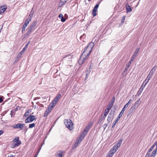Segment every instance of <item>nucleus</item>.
<instances>
[{
  "label": "nucleus",
  "mask_w": 157,
  "mask_h": 157,
  "mask_svg": "<svg viewBox=\"0 0 157 157\" xmlns=\"http://www.w3.org/2000/svg\"><path fill=\"white\" fill-rule=\"evenodd\" d=\"M94 44L93 42L90 43L85 50L82 53L86 56H90V53L92 51L93 47L94 46Z\"/></svg>",
  "instance_id": "1"
},
{
  "label": "nucleus",
  "mask_w": 157,
  "mask_h": 157,
  "mask_svg": "<svg viewBox=\"0 0 157 157\" xmlns=\"http://www.w3.org/2000/svg\"><path fill=\"white\" fill-rule=\"evenodd\" d=\"M89 56H86L84 54V53H82L81 56L80 57L78 62L79 64L82 65L83 63H86L88 61V58Z\"/></svg>",
  "instance_id": "2"
},
{
  "label": "nucleus",
  "mask_w": 157,
  "mask_h": 157,
  "mask_svg": "<svg viewBox=\"0 0 157 157\" xmlns=\"http://www.w3.org/2000/svg\"><path fill=\"white\" fill-rule=\"evenodd\" d=\"M122 141V140L121 139L119 140L118 142L115 145L113 148H111L109 151L111 153H113V154L114 153H115L119 148L120 147Z\"/></svg>",
  "instance_id": "3"
},
{
  "label": "nucleus",
  "mask_w": 157,
  "mask_h": 157,
  "mask_svg": "<svg viewBox=\"0 0 157 157\" xmlns=\"http://www.w3.org/2000/svg\"><path fill=\"white\" fill-rule=\"evenodd\" d=\"M64 123L66 126L70 130L73 128V124L70 119L65 120Z\"/></svg>",
  "instance_id": "4"
},
{
  "label": "nucleus",
  "mask_w": 157,
  "mask_h": 157,
  "mask_svg": "<svg viewBox=\"0 0 157 157\" xmlns=\"http://www.w3.org/2000/svg\"><path fill=\"white\" fill-rule=\"evenodd\" d=\"M72 56L71 54H68L63 56L62 60L65 62H70L71 61Z\"/></svg>",
  "instance_id": "5"
},
{
  "label": "nucleus",
  "mask_w": 157,
  "mask_h": 157,
  "mask_svg": "<svg viewBox=\"0 0 157 157\" xmlns=\"http://www.w3.org/2000/svg\"><path fill=\"white\" fill-rule=\"evenodd\" d=\"M35 117L34 116L30 115L28 116L25 119V122L26 123L32 122L35 120Z\"/></svg>",
  "instance_id": "6"
},
{
  "label": "nucleus",
  "mask_w": 157,
  "mask_h": 157,
  "mask_svg": "<svg viewBox=\"0 0 157 157\" xmlns=\"http://www.w3.org/2000/svg\"><path fill=\"white\" fill-rule=\"evenodd\" d=\"M157 68L156 66H155L153 67L152 69L150 71V72L149 74L148 75V76H147V78H148L149 80H150V78H151V77L153 75V74L154 73V72L155 71V70Z\"/></svg>",
  "instance_id": "7"
},
{
  "label": "nucleus",
  "mask_w": 157,
  "mask_h": 157,
  "mask_svg": "<svg viewBox=\"0 0 157 157\" xmlns=\"http://www.w3.org/2000/svg\"><path fill=\"white\" fill-rule=\"evenodd\" d=\"M25 125L24 124H21L19 123L16 124L13 126L14 128L15 129H19L20 128L21 129H22Z\"/></svg>",
  "instance_id": "8"
},
{
  "label": "nucleus",
  "mask_w": 157,
  "mask_h": 157,
  "mask_svg": "<svg viewBox=\"0 0 157 157\" xmlns=\"http://www.w3.org/2000/svg\"><path fill=\"white\" fill-rule=\"evenodd\" d=\"M61 97V95L60 94H58L56 97L54 98V100L51 103H52L53 104L55 105L57 102L59 101V99Z\"/></svg>",
  "instance_id": "9"
},
{
  "label": "nucleus",
  "mask_w": 157,
  "mask_h": 157,
  "mask_svg": "<svg viewBox=\"0 0 157 157\" xmlns=\"http://www.w3.org/2000/svg\"><path fill=\"white\" fill-rule=\"evenodd\" d=\"M93 125V123L92 122H90L88 124L86 127L84 128L83 132L86 133H87L88 132L90 129V127L92 126Z\"/></svg>",
  "instance_id": "10"
},
{
  "label": "nucleus",
  "mask_w": 157,
  "mask_h": 157,
  "mask_svg": "<svg viewBox=\"0 0 157 157\" xmlns=\"http://www.w3.org/2000/svg\"><path fill=\"white\" fill-rule=\"evenodd\" d=\"M115 100V98L114 97H113L111 100L109 104V105L107 107V109L110 110L113 105Z\"/></svg>",
  "instance_id": "11"
},
{
  "label": "nucleus",
  "mask_w": 157,
  "mask_h": 157,
  "mask_svg": "<svg viewBox=\"0 0 157 157\" xmlns=\"http://www.w3.org/2000/svg\"><path fill=\"white\" fill-rule=\"evenodd\" d=\"M34 29L32 28V27H31L30 26H29L27 29V30H28V32L26 34H25L24 35L25 36V37L26 36H27L28 35H29L33 31Z\"/></svg>",
  "instance_id": "12"
},
{
  "label": "nucleus",
  "mask_w": 157,
  "mask_h": 157,
  "mask_svg": "<svg viewBox=\"0 0 157 157\" xmlns=\"http://www.w3.org/2000/svg\"><path fill=\"white\" fill-rule=\"evenodd\" d=\"M148 78H148L146 79L144 82L141 85L140 88L143 89H144V88L145 87L146 85L149 82V80L148 79Z\"/></svg>",
  "instance_id": "13"
},
{
  "label": "nucleus",
  "mask_w": 157,
  "mask_h": 157,
  "mask_svg": "<svg viewBox=\"0 0 157 157\" xmlns=\"http://www.w3.org/2000/svg\"><path fill=\"white\" fill-rule=\"evenodd\" d=\"M63 151H59L56 153V157H62Z\"/></svg>",
  "instance_id": "14"
},
{
  "label": "nucleus",
  "mask_w": 157,
  "mask_h": 157,
  "mask_svg": "<svg viewBox=\"0 0 157 157\" xmlns=\"http://www.w3.org/2000/svg\"><path fill=\"white\" fill-rule=\"evenodd\" d=\"M113 118V116L111 114V113H109L107 118V121L109 123L112 121Z\"/></svg>",
  "instance_id": "15"
},
{
  "label": "nucleus",
  "mask_w": 157,
  "mask_h": 157,
  "mask_svg": "<svg viewBox=\"0 0 157 157\" xmlns=\"http://www.w3.org/2000/svg\"><path fill=\"white\" fill-rule=\"evenodd\" d=\"M157 149H155L152 152L150 157H155L157 154Z\"/></svg>",
  "instance_id": "16"
},
{
  "label": "nucleus",
  "mask_w": 157,
  "mask_h": 157,
  "mask_svg": "<svg viewBox=\"0 0 157 157\" xmlns=\"http://www.w3.org/2000/svg\"><path fill=\"white\" fill-rule=\"evenodd\" d=\"M55 105L51 103L48 106V109H47L49 112H51L53 109V108Z\"/></svg>",
  "instance_id": "17"
},
{
  "label": "nucleus",
  "mask_w": 157,
  "mask_h": 157,
  "mask_svg": "<svg viewBox=\"0 0 157 157\" xmlns=\"http://www.w3.org/2000/svg\"><path fill=\"white\" fill-rule=\"evenodd\" d=\"M126 11L127 13L130 12L132 11V9L130 6L128 4H126Z\"/></svg>",
  "instance_id": "18"
},
{
  "label": "nucleus",
  "mask_w": 157,
  "mask_h": 157,
  "mask_svg": "<svg viewBox=\"0 0 157 157\" xmlns=\"http://www.w3.org/2000/svg\"><path fill=\"white\" fill-rule=\"evenodd\" d=\"M97 8H96L94 7L92 12V15L93 17H95L96 15V12L97 11Z\"/></svg>",
  "instance_id": "19"
},
{
  "label": "nucleus",
  "mask_w": 157,
  "mask_h": 157,
  "mask_svg": "<svg viewBox=\"0 0 157 157\" xmlns=\"http://www.w3.org/2000/svg\"><path fill=\"white\" fill-rule=\"evenodd\" d=\"M67 1V0H61L60 2L59 3V6H62Z\"/></svg>",
  "instance_id": "20"
},
{
  "label": "nucleus",
  "mask_w": 157,
  "mask_h": 157,
  "mask_svg": "<svg viewBox=\"0 0 157 157\" xmlns=\"http://www.w3.org/2000/svg\"><path fill=\"white\" fill-rule=\"evenodd\" d=\"M140 102V98H139L138 100L135 102L134 104V106H139Z\"/></svg>",
  "instance_id": "21"
},
{
  "label": "nucleus",
  "mask_w": 157,
  "mask_h": 157,
  "mask_svg": "<svg viewBox=\"0 0 157 157\" xmlns=\"http://www.w3.org/2000/svg\"><path fill=\"white\" fill-rule=\"evenodd\" d=\"M156 145V144L155 143H154L153 145L150 148L149 150L148 151H147V153L150 154V152H151V151H152V150L154 149V147Z\"/></svg>",
  "instance_id": "22"
},
{
  "label": "nucleus",
  "mask_w": 157,
  "mask_h": 157,
  "mask_svg": "<svg viewBox=\"0 0 157 157\" xmlns=\"http://www.w3.org/2000/svg\"><path fill=\"white\" fill-rule=\"evenodd\" d=\"M86 134H87L86 133H85L83 131L82 133L81 134L79 137L81 138V140H83Z\"/></svg>",
  "instance_id": "23"
},
{
  "label": "nucleus",
  "mask_w": 157,
  "mask_h": 157,
  "mask_svg": "<svg viewBox=\"0 0 157 157\" xmlns=\"http://www.w3.org/2000/svg\"><path fill=\"white\" fill-rule=\"evenodd\" d=\"M109 110H110L108 109H106L105 110L104 114L103 116L104 117V118H105L106 117L107 115L109 112Z\"/></svg>",
  "instance_id": "24"
},
{
  "label": "nucleus",
  "mask_w": 157,
  "mask_h": 157,
  "mask_svg": "<svg viewBox=\"0 0 157 157\" xmlns=\"http://www.w3.org/2000/svg\"><path fill=\"white\" fill-rule=\"evenodd\" d=\"M31 20V19H30V18L28 17L25 20L24 24L25 25H28L29 24V23Z\"/></svg>",
  "instance_id": "25"
},
{
  "label": "nucleus",
  "mask_w": 157,
  "mask_h": 157,
  "mask_svg": "<svg viewBox=\"0 0 157 157\" xmlns=\"http://www.w3.org/2000/svg\"><path fill=\"white\" fill-rule=\"evenodd\" d=\"M16 142V143H15L13 147H16L18 146L20 144H21V142L20 140H19V141H18L17 142Z\"/></svg>",
  "instance_id": "26"
},
{
  "label": "nucleus",
  "mask_w": 157,
  "mask_h": 157,
  "mask_svg": "<svg viewBox=\"0 0 157 157\" xmlns=\"http://www.w3.org/2000/svg\"><path fill=\"white\" fill-rule=\"evenodd\" d=\"M36 25V21H34L31 25L29 26H30L31 27H32V28H33L34 29L35 27V26Z\"/></svg>",
  "instance_id": "27"
},
{
  "label": "nucleus",
  "mask_w": 157,
  "mask_h": 157,
  "mask_svg": "<svg viewBox=\"0 0 157 157\" xmlns=\"http://www.w3.org/2000/svg\"><path fill=\"white\" fill-rule=\"evenodd\" d=\"M139 48H137L136 49L135 51L133 54V55H134V56H136L137 55V54L139 52Z\"/></svg>",
  "instance_id": "28"
},
{
  "label": "nucleus",
  "mask_w": 157,
  "mask_h": 157,
  "mask_svg": "<svg viewBox=\"0 0 157 157\" xmlns=\"http://www.w3.org/2000/svg\"><path fill=\"white\" fill-rule=\"evenodd\" d=\"M0 9L2 11V12H4L6 9V7L3 6L0 7Z\"/></svg>",
  "instance_id": "29"
},
{
  "label": "nucleus",
  "mask_w": 157,
  "mask_h": 157,
  "mask_svg": "<svg viewBox=\"0 0 157 157\" xmlns=\"http://www.w3.org/2000/svg\"><path fill=\"white\" fill-rule=\"evenodd\" d=\"M105 118L104 117H103L102 116L100 117V119L98 120V123L99 124L101 123L102 121L105 120Z\"/></svg>",
  "instance_id": "30"
},
{
  "label": "nucleus",
  "mask_w": 157,
  "mask_h": 157,
  "mask_svg": "<svg viewBox=\"0 0 157 157\" xmlns=\"http://www.w3.org/2000/svg\"><path fill=\"white\" fill-rule=\"evenodd\" d=\"M119 119H118L117 117V119H116V120L113 122V124L112 126V128H113L115 127V126L116 124L117 123V122L118 121V120Z\"/></svg>",
  "instance_id": "31"
},
{
  "label": "nucleus",
  "mask_w": 157,
  "mask_h": 157,
  "mask_svg": "<svg viewBox=\"0 0 157 157\" xmlns=\"http://www.w3.org/2000/svg\"><path fill=\"white\" fill-rule=\"evenodd\" d=\"M143 89L140 87V88L139 89V90L137 92V94L138 95H140L143 91Z\"/></svg>",
  "instance_id": "32"
},
{
  "label": "nucleus",
  "mask_w": 157,
  "mask_h": 157,
  "mask_svg": "<svg viewBox=\"0 0 157 157\" xmlns=\"http://www.w3.org/2000/svg\"><path fill=\"white\" fill-rule=\"evenodd\" d=\"M31 111V110H29L27 111L26 112L25 114H24V116L25 117H26L27 116H28L29 115V113H30Z\"/></svg>",
  "instance_id": "33"
},
{
  "label": "nucleus",
  "mask_w": 157,
  "mask_h": 157,
  "mask_svg": "<svg viewBox=\"0 0 157 157\" xmlns=\"http://www.w3.org/2000/svg\"><path fill=\"white\" fill-rule=\"evenodd\" d=\"M50 112H49L48 111V110L47 109L46 110V111H45V113H44V117H46L47 116H48V115L49 114V113Z\"/></svg>",
  "instance_id": "34"
},
{
  "label": "nucleus",
  "mask_w": 157,
  "mask_h": 157,
  "mask_svg": "<svg viewBox=\"0 0 157 157\" xmlns=\"http://www.w3.org/2000/svg\"><path fill=\"white\" fill-rule=\"evenodd\" d=\"M124 112L121 111L119 114L118 117H117L118 119H120L121 117L122 116V115L123 114Z\"/></svg>",
  "instance_id": "35"
},
{
  "label": "nucleus",
  "mask_w": 157,
  "mask_h": 157,
  "mask_svg": "<svg viewBox=\"0 0 157 157\" xmlns=\"http://www.w3.org/2000/svg\"><path fill=\"white\" fill-rule=\"evenodd\" d=\"M113 154H113V153H111V152L109 151L107 155L109 157H112L113 155Z\"/></svg>",
  "instance_id": "36"
},
{
  "label": "nucleus",
  "mask_w": 157,
  "mask_h": 157,
  "mask_svg": "<svg viewBox=\"0 0 157 157\" xmlns=\"http://www.w3.org/2000/svg\"><path fill=\"white\" fill-rule=\"evenodd\" d=\"M27 25H25L24 24L22 28V33H23V31L25 30V29L26 28V27H27Z\"/></svg>",
  "instance_id": "37"
},
{
  "label": "nucleus",
  "mask_w": 157,
  "mask_h": 157,
  "mask_svg": "<svg viewBox=\"0 0 157 157\" xmlns=\"http://www.w3.org/2000/svg\"><path fill=\"white\" fill-rule=\"evenodd\" d=\"M35 125V124L34 123H33L32 124H30L29 125V128H32L33 127H34Z\"/></svg>",
  "instance_id": "38"
},
{
  "label": "nucleus",
  "mask_w": 157,
  "mask_h": 157,
  "mask_svg": "<svg viewBox=\"0 0 157 157\" xmlns=\"http://www.w3.org/2000/svg\"><path fill=\"white\" fill-rule=\"evenodd\" d=\"M79 144V143H78L76 142L73 145L72 148L74 149L76 147L78 146Z\"/></svg>",
  "instance_id": "39"
},
{
  "label": "nucleus",
  "mask_w": 157,
  "mask_h": 157,
  "mask_svg": "<svg viewBox=\"0 0 157 157\" xmlns=\"http://www.w3.org/2000/svg\"><path fill=\"white\" fill-rule=\"evenodd\" d=\"M81 138L80 137H79L77 139L76 142L78 143L79 144L82 141V140H81Z\"/></svg>",
  "instance_id": "40"
},
{
  "label": "nucleus",
  "mask_w": 157,
  "mask_h": 157,
  "mask_svg": "<svg viewBox=\"0 0 157 157\" xmlns=\"http://www.w3.org/2000/svg\"><path fill=\"white\" fill-rule=\"evenodd\" d=\"M26 48H24L23 50L21 51L20 53L18 54V55L20 54L21 55L24 53V52L25 51Z\"/></svg>",
  "instance_id": "41"
},
{
  "label": "nucleus",
  "mask_w": 157,
  "mask_h": 157,
  "mask_svg": "<svg viewBox=\"0 0 157 157\" xmlns=\"http://www.w3.org/2000/svg\"><path fill=\"white\" fill-rule=\"evenodd\" d=\"M19 137H18L17 138H16L15 139H13L12 141L14 142H17L18 141H19Z\"/></svg>",
  "instance_id": "42"
},
{
  "label": "nucleus",
  "mask_w": 157,
  "mask_h": 157,
  "mask_svg": "<svg viewBox=\"0 0 157 157\" xmlns=\"http://www.w3.org/2000/svg\"><path fill=\"white\" fill-rule=\"evenodd\" d=\"M33 12H32V11H31L30 12V14H29V16L28 17H29V18H30L31 19L32 17L33 16Z\"/></svg>",
  "instance_id": "43"
},
{
  "label": "nucleus",
  "mask_w": 157,
  "mask_h": 157,
  "mask_svg": "<svg viewBox=\"0 0 157 157\" xmlns=\"http://www.w3.org/2000/svg\"><path fill=\"white\" fill-rule=\"evenodd\" d=\"M37 151V152H36L35 155L34 156V157H37V156L38 154L39 153V148L38 149Z\"/></svg>",
  "instance_id": "44"
},
{
  "label": "nucleus",
  "mask_w": 157,
  "mask_h": 157,
  "mask_svg": "<svg viewBox=\"0 0 157 157\" xmlns=\"http://www.w3.org/2000/svg\"><path fill=\"white\" fill-rule=\"evenodd\" d=\"M59 17L61 19L63 17V15L62 14H60L59 16Z\"/></svg>",
  "instance_id": "45"
},
{
  "label": "nucleus",
  "mask_w": 157,
  "mask_h": 157,
  "mask_svg": "<svg viewBox=\"0 0 157 157\" xmlns=\"http://www.w3.org/2000/svg\"><path fill=\"white\" fill-rule=\"evenodd\" d=\"M30 43V42H28L27 44H26L25 45V47H24V48H27L28 47V45Z\"/></svg>",
  "instance_id": "46"
},
{
  "label": "nucleus",
  "mask_w": 157,
  "mask_h": 157,
  "mask_svg": "<svg viewBox=\"0 0 157 157\" xmlns=\"http://www.w3.org/2000/svg\"><path fill=\"white\" fill-rule=\"evenodd\" d=\"M66 19L65 18L63 17L61 19V21L63 22H64L66 21Z\"/></svg>",
  "instance_id": "47"
},
{
  "label": "nucleus",
  "mask_w": 157,
  "mask_h": 157,
  "mask_svg": "<svg viewBox=\"0 0 157 157\" xmlns=\"http://www.w3.org/2000/svg\"><path fill=\"white\" fill-rule=\"evenodd\" d=\"M136 56L133 55L132 57H131V59H132L134 60V59L136 58Z\"/></svg>",
  "instance_id": "48"
},
{
  "label": "nucleus",
  "mask_w": 157,
  "mask_h": 157,
  "mask_svg": "<svg viewBox=\"0 0 157 157\" xmlns=\"http://www.w3.org/2000/svg\"><path fill=\"white\" fill-rule=\"evenodd\" d=\"M125 16H123V17L122 19L121 20V21L122 22L123 21L124 22L125 20Z\"/></svg>",
  "instance_id": "49"
},
{
  "label": "nucleus",
  "mask_w": 157,
  "mask_h": 157,
  "mask_svg": "<svg viewBox=\"0 0 157 157\" xmlns=\"http://www.w3.org/2000/svg\"><path fill=\"white\" fill-rule=\"evenodd\" d=\"M149 155H150V154L147 153V154H146L145 157H149Z\"/></svg>",
  "instance_id": "50"
},
{
  "label": "nucleus",
  "mask_w": 157,
  "mask_h": 157,
  "mask_svg": "<svg viewBox=\"0 0 157 157\" xmlns=\"http://www.w3.org/2000/svg\"><path fill=\"white\" fill-rule=\"evenodd\" d=\"M98 6H99V5L98 4H96L95 6L94 7H95V8H97L98 9Z\"/></svg>",
  "instance_id": "51"
},
{
  "label": "nucleus",
  "mask_w": 157,
  "mask_h": 157,
  "mask_svg": "<svg viewBox=\"0 0 157 157\" xmlns=\"http://www.w3.org/2000/svg\"><path fill=\"white\" fill-rule=\"evenodd\" d=\"M128 107V106L127 105V104H125V105H124V107L125 108H126H126H127Z\"/></svg>",
  "instance_id": "52"
},
{
  "label": "nucleus",
  "mask_w": 157,
  "mask_h": 157,
  "mask_svg": "<svg viewBox=\"0 0 157 157\" xmlns=\"http://www.w3.org/2000/svg\"><path fill=\"white\" fill-rule=\"evenodd\" d=\"M3 101V100L2 98L0 97V103L2 102Z\"/></svg>",
  "instance_id": "53"
},
{
  "label": "nucleus",
  "mask_w": 157,
  "mask_h": 157,
  "mask_svg": "<svg viewBox=\"0 0 157 157\" xmlns=\"http://www.w3.org/2000/svg\"><path fill=\"white\" fill-rule=\"evenodd\" d=\"M125 109L126 108H125L124 107L122 109V110H121V111L124 112V111H125Z\"/></svg>",
  "instance_id": "54"
},
{
  "label": "nucleus",
  "mask_w": 157,
  "mask_h": 157,
  "mask_svg": "<svg viewBox=\"0 0 157 157\" xmlns=\"http://www.w3.org/2000/svg\"><path fill=\"white\" fill-rule=\"evenodd\" d=\"M3 132L2 130H0V136L2 133Z\"/></svg>",
  "instance_id": "55"
},
{
  "label": "nucleus",
  "mask_w": 157,
  "mask_h": 157,
  "mask_svg": "<svg viewBox=\"0 0 157 157\" xmlns=\"http://www.w3.org/2000/svg\"><path fill=\"white\" fill-rule=\"evenodd\" d=\"M130 104V102H129V101H128L127 104H127V105L128 106V105Z\"/></svg>",
  "instance_id": "56"
},
{
  "label": "nucleus",
  "mask_w": 157,
  "mask_h": 157,
  "mask_svg": "<svg viewBox=\"0 0 157 157\" xmlns=\"http://www.w3.org/2000/svg\"><path fill=\"white\" fill-rule=\"evenodd\" d=\"M135 107H134V106H132V107H131V109H132V108L133 109H135Z\"/></svg>",
  "instance_id": "57"
},
{
  "label": "nucleus",
  "mask_w": 157,
  "mask_h": 157,
  "mask_svg": "<svg viewBox=\"0 0 157 157\" xmlns=\"http://www.w3.org/2000/svg\"><path fill=\"white\" fill-rule=\"evenodd\" d=\"M104 126L105 127H106L107 126V124H105L104 125Z\"/></svg>",
  "instance_id": "58"
},
{
  "label": "nucleus",
  "mask_w": 157,
  "mask_h": 157,
  "mask_svg": "<svg viewBox=\"0 0 157 157\" xmlns=\"http://www.w3.org/2000/svg\"><path fill=\"white\" fill-rule=\"evenodd\" d=\"M132 101V100L131 99H130L129 100V101L131 103V101Z\"/></svg>",
  "instance_id": "59"
},
{
  "label": "nucleus",
  "mask_w": 157,
  "mask_h": 157,
  "mask_svg": "<svg viewBox=\"0 0 157 157\" xmlns=\"http://www.w3.org/2000/svg\"><path fill=\"white\" fill-rule=\"evenodd\" d=\"M127 68H125V69L124 70V72H125L126 71H127Z\"/></svg>",
  "instance_id": "60"
},
{
  "label": "nucleus",
  "mask_w": 157,
  "mask_h": 157,
  "mask_svg": "<svg viewBox=\"0 0 157 157\" xmlns=\"http://www.w3.org/2000/svg\"><path fill=\"white\" fill-rule=\"evenodd\" d=\"M42 105L41 104H40V107H42Z\"/></svg>",
  "instance_id": "61"
},
{
  "label": "nucleus",
  "mask_w": 157,
  "mask_h": 157,
  "mask_svg": "<svg viewBox=\"0 0 157 157\" xmlns=\"http://www.w3.org/2000/svg\"><path fill=\"white\" fill-rule=\"evenodd\" d=\"M132 61H131L130 60L129 61V62L130 63H132Z\"/></svg>",
  "instance_id": "62"
},
{
  "label": "nucleus",
  "mask_w": 157,
  "mask_h": 157,
  "mask_svg": "<svg viewBox=\"0 0 157 157\" xmlns=\"http://www.w3.org/2000/svg\"><path fill=\"white\" fill-rule=\"evenodd\" d=\"M134 60L133 59H130V60L132 62V61H133Z\"/></svg>",
  "instance_id": "63"
},
{
  "label": "nucleus",
  "mask_w": 157,
  "mask_h": 157,
  "mask_svg": "<svg viewBox=\"0 0 157 157\" xmlns=\"http://www.w3.org/2000/svg\"><path fill=\"white\" fill-rule=\"evenodd\" d=\"M106 157H109V156H108V155H107Z\"/></svg>",
  "instance_id": "64"
}]
</instances>
